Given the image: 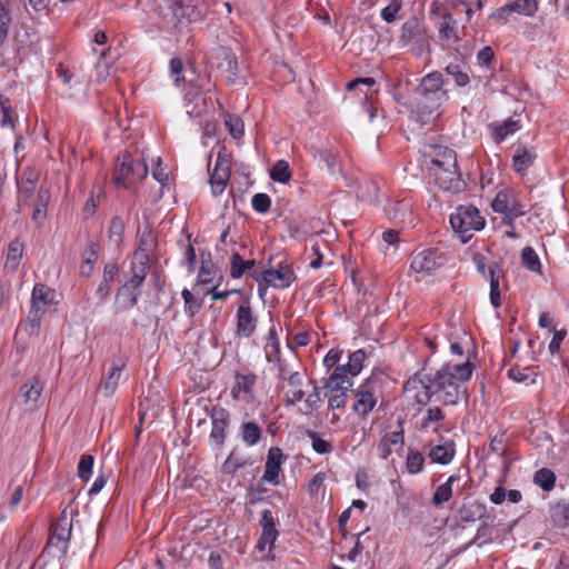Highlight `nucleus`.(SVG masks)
<instances>
[{
  "label": "nucleus",
  "mask_w": 569,
  "mask_h": 569,
  "mask_svg": "<svg viewBox=\"0 0 569 569\" xmlns=\"http://www.w3.org/2000/svg\"><path fill=\"white\" fill-rule=\"evenodd\" d=\"M141 295V290H133L126 284L118 289L117 298L120 300L121 308L128 310L133 308Z\"/></svg>",
  "instance_id": "47"
},
{
  "label": "nucleus",
  "mask_w": 569,
  "mask_h": 569,
  "mask_svg": "<svg viewBox=\"0 0 569 569\" xmlns=\"http://www.w3.org/2000/svg\"><path fill=\"white\" fill-rule=\"evenodd\" d=\"M399 429L396 431L387 432L378 443V455L381 459H387L393 451V448H402L405 445V432L402 421L399 422Z\"/></svg>",
  "instance_id": "21"
},
{
  "label": "nucleus",
  "mask_w": 569,
  "mask_h": 569,
  "mask_svg": "<svg viewBox=\"0 0 569 569\" xmlns=\"http://www.w3.org/2000/svg\"><path fill=\"white\" fill-rule=\"evenodd\" d=\"M231 174V153L222 147L217 156L213 170L210 172L212 193L218 196L223 192Z\"/></svg>",
  "instance_id": "8"
},
{
  "label": "nucleus",
  "mask_w": 569,
  "mask_h": 569,
  "mask_svg": "<svg viewBox=\"0 0 569 569\" xmlns=\"http://www.w3.org/2000/svg\"><path fill=\"white\" fill-rule=\"evenodd\" d=\"M443 76L439 71H433L425 76L418 88V92H447L443 88Z\"/></svg>",
  "instance_id": "34"
},
{
  "label": "nucleus",
  "mask_w": 569,
  "mask_h": 569,
  "mask_svg": "<svg viewBox=\"0 0 569 569\" xmlns=\"http://www.w3.org/2000/svg\"><path fill=\"white\" fill-rule=\"evenodd\" d=\"M429 448L428 457L430 458L431 462L440 465L450 463L456 453L455 443L452 441L435 446L429 443Z\"/></svg>",
  "instance_id": "29"
},
{
  "label": "nucleus",
  "mask_w": 569,
  "mask_h": 569,
  "mask_svg": "<svg viewBox=\"0 0 569 569\" xmlns=\"http://www.w3.org/2000/svg\"><path fill=\"white\" fill-rule=\"evenodd\" d=\"M425 465L423 455L412 448H409L407 460H406V469L410 475H417L422 471Z\"/></svg>",
  "instance_id": "50"
},
{
  "label": "nucleus",
  "mask_w": 569,
  "mask_h": 569,
  "mask_svg": "<svg viewBox=\"0 0 569 569\" xmlns=\"http://www.w3.org/2000/svg\"><path fill=\"white\" fill-rule=\"evenodd\" d=\"M445 70L448 76L453 78L456 84L459 87H466L470 82L467 66L463 61L449 63Z\"/></svg>",
  "instance_id": "40"
},
{
  "label": "nucleus",
  "mask_w": 569,
  "mask_h": 569,
  "mask_svg": "<svg viewBox=\"0 0 569 569\" xmlns=\"http://www.w3.org/2000/svg\"><path fill=\"white\" fill-rule=\"evenodd\" d=\"M169 68H170V74H171V77L174 78V83L177 86H180L181 82L189 83V84L193 83V78L188 79L184 76V72H188V71H191L192 74L196 73V68H194L193 63H189L188 68L186 69L182 59L179 57H174L170 60Z\"/></svg>",
  "instance_id": "30"
},
{
  "label": "nucleus",
  "mask_w": 569,
  "mask_h": 569,
  "mask_svg": "<svg viewBox=\"0 0 569 569\" xmlns=\"http://www.w3.org/2000/svg\"><path fill=\"white\" fill-rule=\"evenodd\" d=\"M510 2L517 13L530 16L537 9L536 0H510Z\"/></svg>",
  "instance_id": "63"
},
{
  "label": "nucleus",
  "mask_w": 569,
  "mask_h": 569,
  "mask_svg": "<svg viewBox=\"0 0 569 569\" xmlns=\"http://www.w3.org/2000/svg\"><path fill=\"white\" fill-rule=\"evenodd\" d=\"M262 430L258 423L253 421L243 422L241 425L242 440L248 446H254L261 439Z\"/></svg>",
  "instance_id": "48"
},
{
  "label": "nucleus",
  "mask_w": 569,
  "mask_h": 569,
  "mask_svg": "<svg viewBox=\"0 0 569 569\" xmlns=\"http://www.w3.org/2000/svg\"><path fill=\"white\" fill-rule=\"evenodd\" d=\"M418 114L422 123H428L440 116V107L448 100L447 92H418Z\"/></svg>",
  "instance_id": "10"
},
{
  "label": "nucleus",
  "mask_w": 569,
  "mask_h": 569,
  "mask_svg": "<svg viewBox=\"0 0 569 569\" xmlns=\"http://www.w3.org/2000/svg\"><path fill=\"white\" fill-rule=\"evenodd\" d=\"M465 26H459L458 21L451 13L445 12L439 23V42L445 49H453L459 56H463L460 51V42L466 36Z\"/></svg>",
  "instance_id": "5"
},
{
  "label": "nucleus",
  "mask_w": 569,
  "mask_h": 569,
  "mask_svg": "<svg viewBox=\"0 0 569 569\" xmlns=\"http://www.w3.org/2000/svg\"><path fill=\"white\" fill-rule=\"evenodd\" d=\"M217 59H219L218 69L226 74L230 83H234L239 71L236 54L231 49L222 47L217 53Z\"/></svg>",
  "instance_id": "22"
},
{
  "label": "nucleus",
  "mask_w": 569,
  "mask_h": 569,
  "mask_svg": "<svg viewBox=\"0 0 569 569\" xmlns=\"http://www.w3.org/2000/svg\"><path fill=\"white\" fill-rule=\"evenodd\" d=\"M450 223L456 232L465 234L468 231H479L485 227V218L472 204L459 206L450 216Z\"/></svg>",
  "instance_id": "4"
},
{
  "label": "nucleus",
  "mask_w": 569,
  "mask_h": 569,
  "mask_svg": "<svg viewBox=\"0 0 569 569\" xmlns=\"http://www.w3.org/2000/svg\"><path fill=\"white\" fill-rule=\"evenodd\" d=\"M489 281H490V301L495 308H499L501 306L500 298V289L499 281L502 277V270L500 269L498 263H493L489 266Z\"/></svg>",
  "instance_id": "33"
},
{
  "label": "nucleus",
  "mask_w": 569,
  "mask_h": 569,
  "mask_svg": "<svg viewBox=\"0 0 569 569\" xmlns=\"http://www.w3.org/2000/svg\"><path fill=\"white\" fill-rule=\"evenodd\" d=\"M279 378L287 381L290 387V390L286 393V406H293L303 399L305 391L300 388L302 385V376L298 371L284 377V365L279 363Z\"/></svg>",
  "instance_id": "17"
},
{
  "label": "nucleus",
  "mask_w": 569,
  "mask_h": 569,
  "mask_svg": "<svg viewBox=\"0 0 569 569\" xmlns=\"http://www.w3.org/2000/svg\"><path fill=\"white\" fill-rule=\"evenodd\" d=\"M286 456L279 447H271L267 455L266 469L262 476V481L279 485V475L281 472V465Z\"/></svg>",
  "instance_id": "15"
},
{
  "label": "nucleus",
  "mask_w": 569,
  "mask_h": 569,
  "mask_svg": "<svg viewBox=\"0 0 569 569\" xmlns=\"http://www.w3.org/2000/svg\"><path fill=\"white\" fill-rule=\"evenodd\" d=\"M210 417L212 419L210 438L218 446H222L226 439V428L229 423V412L224 408L213 407Z\"/></svg>",
  "instance_id": "20"
},
{
  "label": "nucleus",
  "mask_w": 569,
  "mask_h": 569,
  "mask_svg": "<svg viewBox=\"0 0 569 569\" xmlns=\"http://www.w3.org/2000/svg\"><path fill=\"white\" fill-rule=\"evenodd\" d=\"M224 124L234 139L243 136V121L238 116L228 113L224 118Z\"/></svg>",
  "instance_id": "58"
},
{
  "label": "nucleus",
  "mask_w": 569,
  "mask_h": 569,
  "mask_svg": "<svg viewBox=\"0 0 569 569\" xmlns=\"http://www.w3.org/2000/svg\"><path fill=\"white\" fill-rule=\"evenodd\" d=\"M365 359L366 352L362 349H359L349 355V361L347 365L338 367L345 368V373L351 378L360 373Z\"/></svg>",
  "instance_id": "45"
},
{
  "label": "nucleus",
  "mask_w": 569,
  "mask_h": 569,
  "mask_svg": "<svg viewBox=\"0 0 569 569\" xmlns=\"http://www.w3.org/2000/svg\"><path fill=\"white\" fill-rule=\"evenodd\" d=\"M352 387L351 378L345 373V368L336 367L331 376L328 378L325 388L326 393L349 391Z\"/></svg>",
  "instance_id": "27"
},
{
  "label": "nucleus",
  "mask_w": 569,
  "mask_h": 569,
  "mask_svg": "<svg viewBox=\"0 0 569 569\" xmlns=\"http://www.w3.org/2000/svg\"><path fill=\"white\" fill-rule=\"evenodd\" d=\"M513 12H516L515 8L509 0L506 4L493 11L490 14L489 20L497 26H502L509 21V16Z\"/></svg>",
  "instance_id": "56"
},
{
  "label": "nucleus",
  "mask_w": 569,
  "mask_h": 569,
  "mask_svg": "<svg viewBox=\"0 0 569 569\" xmlns=\"http://www.w3.org/2000/svg\"><path fill=\"white\" fill-rule=\"evenodd\" d=\"M43 390L42 382L37 378L33 377L30 381L26 382L21 387V395L24 398V402H37L38 399L41 396V392Z\"/></svg>",
  "instance_id": "43"
},
{
  "label": "nucleus",
  "mask_w": 569,
  "mask_h": 569,
  "mask_svg": "<svg viewBox=\"0 0 569 569\" xmlns=\"http://www.w3.org/2000/svg\"><path fill=\"white\" fill-rule=\"evenodd\" d=\"M248 460L240 457L234 450L230 452L227 460L222 465L224 473L233 476L240 468L246 466Z\"/></svg>",
  "instance_id": "54"
},
{
  "label": "nucleus",
  "mask_w": 569,
  "mask_h": 569,
  "mask_svg": "<svg viewBox=\"0 0 569 569\" xmlns=\"http://www.w3.org/2000/svg\"><path fill=\"white\" fill-rule=\"evenodd\" d=\"M127 366V358L122 355L114 356L111 361V367L108 370L107 375L103 376L99 389L104 393L106 397H109L114 393L118 388L119 380L121 377L122 370Z\"/></svg>",
  "instance_id": "13"
},
{
  "label": "nucleus",
  "mask_w": 569,
  "mask_h": 569,
  "mask_svg": "<svg viewBox=\"0 0 569 569\" xmlns=\"http://www.w3.org/2000/svg\"><path fill=\"white\" fill-rule=\"evenodd\" d=\"M147 174L144 159H133L131 153L123 151L117 158L112 180L117 186L128 189L132 182L144 179Z\"/></svg>",
  "instance_id": "1"
},
{
  "label": "nucleus",
  "mask_w": 569,
  "mask_h": 569,
  "mask_svg": "<svg viewBox=\"0 0 569 569\" xmlns=\"http://www.w3.org/2000/svg\"><path fill=\"white\" fill-rule=\"evenodd\" d=\"M270 177L273 181L287 183L291 178L288 162L284 160L277 161L270 170Z\"/></svg>",
  "instance_id": "53"
},
{
  "label": "nucleus",
  "mask_w": 569,
  "mask_h": 569,
  "mask_svg": "<svg viewBox=\"0 0 569 569\" xmlns=\"http://www.w3.org/2000/svg\"><path fill=\"white\" fill-rule=\"evenodd\" d=\"M54 291L43 283H36L32 290L31 303L46 309L53 301Z\"/></svg>",
  "instance_id": "39"
},
{
  "label": "nucleus",
  "mask_w": 569,
  "mask_h": 569,
  "mask_svg": "<svg viewBox=\"0 0 569 569\" xmlns=\"http://www.w3.org/2000/svg\"><path fill=\"white\" fill-rule=\"evenodd\" d=\"M533 480L545 491H549L555 487L556 476L550 469L541 468L536 471Z\"/></svg>",
  "instance_id": "52"
},
{
  "label": "nucleus",
  "mask_w": 569,
  "mask_h": 569,
  "mask_svg": "<svg viewBox=\"0 0 569 569\" xmlns=\"http://www.w3.org/2000/svg\"><path fill=\"white\" fill-rule=\"evenodd\" d=\"M429 172L433 177L435 182L445 191L459 193L465 190L466 182L458 169V162L453 167L436 166L429 167Z\"/></svg>",
  "instance_id": "6"
},
{
  "label": "nucleus",
  "mask_w": 569,
  "mask_h": 569,
  "mask_svg": "<svg viewBox=\"0 0 569 569\" xmlns=\"http://www.w3.org/2000/svg\"><path fill=\"white\" fill-rule=\"evenodd\" d=\"M124 232V222L120 216L112 217L108 230L109 240L114 244L119 246L122 242Z\"/></svg>",
  "instance_id": "51"
},
{
  "label": "nucleus",
  "mask_w": 569,
  "mask_h": 569,
  "mask_svg": "<svg viewBox=\"0 0 569 569\" xmlns=\"http://www.w3.org/2000/svg\"><path fill=\"white\" fill-rule=\"evenodd\" d=\"M236 383L231 389V395L236 400L251 401L253 398L252 388L257 382V375L236 372Z\"/></svg>",
  "instance_id": "18"
},
{
  "label": "nucleus",
  "mask_w": 569,
  "mask_h": 569,
  "mask_svg": "<svg viewBox=\"0 0 569 569\" xmlns=\"http://www.w3.org/2000/svg\"><path fill=\"white\" fill-rule=\"evenodd\" d=\"M440 266L437 251L433 249L422 250L413 254L411 260V269L416 272L431 271Z\"/></svg>",
  "instance_id": "25"
},
{
  "label": "nucleus",
  "mask_w": 569,
  "mask_h": 569,
  "mask_svg": "<svg viewBox=\"0 0 569 569\" xmlns=\"http://www.w3.org/2000/svg\"><path fill=\"white\" fill-rule=\"evenodd\" d=\"M356 401L352 409L360 416L366 417L376 406L375 381L367 379L359 386L355 393Z\"/></svg>",
  "instance_id": "12"
},
{
  "label": "nucleus",
  "mask_w": 569,
  "mask_h": 569,
  "mask_svg": "<svg viewBox=\"0 0 569 569\" xmlns=\"http://www.w3.org/2000/svg\"><path fill=\"white\" fill-rule=\"evenodd\" d=\"M458 513L462 521L471 522L483 519L487 513V507L478 500L466 499Z\"/></svg>",
  "instance_id": "28"
},
{
  "label": "nucleus",
  "mask_w": 569,
  "mask_h": 569,
  "mask_svg": "<svg viewBox=\"0 0 569 569\" xmlns=\"http://www.w3.org/2000/svg\"><path fill=\"white\" fill-rule=\"evenodd\" d=\"M259 523L262 528V533L258 540L257 548L260 551H264L267 548L271 549L279 536L276 528V519L273 518L271 510L266 509L261 512Z\"/></svg>",
  "instance_id": "14"
},
{
  "label": "nucleus",
  "mask_w": 569,
  "mask_h": 569,
  "mask_svg": "<svg viewBox=\"0 0 569 569\" xmlns=\"http://www.w3.org/2000/svg\"><path fill=\"white\" fill-rule=\"evenodd\" d=\"M254 264H256L254 259L243 260L242 257L238 252H234L231 256L230 274L234 279L241 278L243 276V273L247 270L252 269L254 267Z\"/></svg>",
  "instance_id": "44"
},
{
  "label": "nucleus",
  "mask_w": 569,
  "mask_h": 569,
  "mask_svg": "<svg viewBox=\"0 0 569 569\" xmlns=\"http://www.w3.org/2000/svg\"><path fill=\"white\" fill-rule=\"evenodd\" d=\"M459 480V475H451L445 483L440 485L432 496V505L441 506L449 501L452 496V486Z\"/></svg>",
  "instance_id": "36"
},
{
  "label": "nucleus",
  "mask_w": 569,
  "mask_h": 569,
  "mask_svg": "<svg viewBox=\"0 0 569 569\" xmlns=\"http://www.w3.org/2000/svg\"><path fill=\"white\" fill-rule=\"evenodd\" d=\"M457 162L456 152L448 147H436L429 167L447 166L453 167Z\"/></svg>",
  "instance_id": "38"
},
{
  "label": "nucleus",
  "mask_w": 569,
  "mask_h": 569,
  "mask_svg": "<svg viewBox=\"0 0 569 569\" xmlns=\"http://www.w3.org/2000/svg\"><path fill=\"white\" fill-rule=\"evenodd\" d=\"M181 296L184 301V312L193 317L202 307V300L194 298L190 290L183 289Z\"/></svg>",
  "instance_id": "57"
},
{
  "label": "nucleus",
  "mask_w": 569,
  "mask_h": 569,
  "mask_svg": "<svg viewBox=\"0 0 569 569\" xmlns=\"http://www.w3.org/2000/svg\"><path fill=\"white\" fill-rule=\"evenodd\" d=\"M156 10L159 17L168 26H177L174 10H182V16L187 14L191 18H201V13L196 6L191 3H183L181 0H156Z\"/></svg>",
  "instance_id": "9"
},
{
  "label": "nucleus",
  "mask_w": 569,
  "mask_h": 569,
  "mask_svg": "<svg viewBox=\"0 0 569 569\" xmlns=\"http://www.w3.org/2000/svg\"><path fill=\"white\" fill-rule=\"evenodd\" d=\"M403 391L419 406H427L433 396L428 375H421V372H416L405 382Z\"/></svg>",
  "instance_id": "11"
},
{
  "label": "nucleus",
  "mask_w": 569,
  "mask_h": 569,
  "mask_svg": "<svg viewBox=\"0 0 569 569\" xmlns=\"http://www.w3.org/2000/svg\"><path fill=\"white\" fill-rule=\"evenodd\" d=\"M296 279L297 276L292 266L286 261H281L276 268H269L262 272V281L264 287L259 284V293L262 296L267 289V286L286 289L290 287L291 283L296 281Z\"/></svg>",
  "instance_id": "7"
},
{
  "label": "nucleus",
  "mask_w": 569,
  "mask_h": 569,
  "mask_svg": "<svg viewBox=\"0 0 569 569\" xmlns=\"http://www.w3.org/2000/svg\"><path fill=\"white\" fill-rule=\"evenodd\" d=\"M51 201V190L47 184H41L37 192V199L33 204L31 219L33 223L41 228L48 216V206Z\"/></svg>",
  "instance_id": "19"
},
{
  "label": "nucleus",
  "mask_w": 569,
  "mask_h": 569,
  "mask_svg": "<svg viewBox=\"0 0 569 569\" xmlns=\"http://www.w3.org/2000/svg\"><path fill=\"white\" fill-rule=\"evenodd\" d=\"M510 2L517 13L530 16L537 9L536 0H510Z\"/></svg>",
  "instance_id": "64"
},
{
  "label": "nucleus",
  "mask_w": 569,
  "mask_h": 569,
  "mask_svg": "<svg viewBox=\"0 0 569 569\" xmlns=\"http://www.w3.org/2000/svg\"><path fill=\"white\" fill-rule=\"evenodd\" d=\"M491 207L493 211L505 214L502 222L508 226H512V221L516 218L527 212L526 206L519 200L518 192L512 188L498 191L491 202Z\"/></svg>",
  "instance_id": "3"
},
{
  "label": "nucleus",
  "mask_w": 569,
  "mask_h": 569,
  "mask_svg": "<svg viewBox=\"0 0 569 569\" xmlns=\"http://www.w3.org/2000/svg\"><path fill=\"white\" fill-rule=\"evenodd\" d=\"M24 244L19 239H13L8 246L4 268L10 272H16L23 256Z\"/></svg>",
  "instance_id": "31"
},
{
  "label": "nucleus",
  "mask_w": 569,
  "mask_h": 569,
  "mask_svg": "<svg viewBox=\"0 0 569 569\" xmlns=\"http://www.w3.org/2000/svg\"><path fill=\"white\" fill-rule=\"evenodd\" d=\"M428 381L432 386L433 395H439V400L445 405H456L459 401L460 385L450 365L441 367L433 377L428 375Z\"/></svg>",
  "instance_id": "2"
},
{
  "label": "nucleus",
  "mask_w": 569,
  "mask_h": 569,
  "mask_svg": "<svg viewBox=\"0 0 569 569\" xmlns=\"http://www.w3.org/2000/svg\"><path fill=\"white\" fill-rule=\"evenodd\" d=\"M521 262L530 271L539 272L541 264L536 251L531 247H525L521 251Z\"/></svg>",
  "instance_id": "55"
},
{
  "label": "nucleus",
  "mask_w": 569,
  "mask_h": 569,
  "mask_svg": "<svg viewBox=\"0 0 569 569\" xmlns=\"http://www.w3.org/2000/svg\"><path fill=\"white\" fill-rule=\"evenodd\" d=\"M0 112H1V120L0 123L2 127L10 126L11 128L14 127L13 120L11 118V104L9 98L4 97L3 94H0Z\"/></svg>",
  "instance_id": "61"
},
{
  "label": "nucleus",
  "mask_w": 569,
  "mask_h": 569,
  "mask_svg": "<svg viewBox=\"0 0 569 569\" xmlns=\"http://www.w3.org/2000/svg\"><path fill=\"white\" fill-rule=\"evenodd\" d=\"M158 240L153 232L149 229L142 231L139 238V244L136 249L133 256L134 259H149L150 260V251H152L157 247Z\"/></svg>",
  "instance_id": "32"
},
{
  "label": "nucleus",
  "mask_w": 569,
  "mask_h": 569,
  "mask_svg": "<svg viewBox=\"0 0 569 569\" xmlns=\"http://www.w3.org/2000/svg\"><path fill=\"white\" fill-rule=\"evenodd\" d=\"M537 159V152L533 147H527L525 144H518L516 153L513 154L512 168L518 173H525Z\"/></svg>",
  "instance_id": "26"
},
{
  "label": "nucleus",
  "mask_w": 569,
  "mask_h": 569,
  "mask_svg": "<svg viewBox=\"0 0 569 569\" xmlns=\"http://www.w3.org/2000/svg\"><path fill=\"white\" fill-rule=\"evenodd\" d=\"M252 208L259 213H266L271 207V199L267 193H256L251 200Z\"/></svg>",
  "instance_id": "62"
},
{
  "label": "nucleus",
  "mask_w": 569,
  "mask_h": 569,
  "mask_svg": "<svg viewBox=\"0 0 569 569\" xmlns=\"http://www.w3.org/2000/svg\"><path fill=\"white\" fill-rule=\"evenodd\" d=\"M99 244L91 241L82 253V261L80 264V273L89 277L94 268V263L98 259Z\"/></svg>",
  "instance_id": "35"
},
{
  "label": "nucleus",
  "mask_w": 569,
  "mask_h": 569,
  "mask_svg": "<svg viewBox=\"0 0 569 569\" xmlns=\"http://www.w3.org/2000/svg\"><path fill=\"white\" fill-rule=\"evenodd\" d=\"M93 456L89 453H84L80 457V461L78 465V476L81 480L88 481L92 473L93 468Z\"/></svg>",
  "instance_id": "59"
},
{
  "label": "nucleus",
  "mask_w": 569,
  "mask_h": 569,
  "mask_svg": "<svg viewBox=\"0 0 569 569\" xmlns=\"http://www.w3.org/2000/svg\"><path fill=\"white\" fill-rule=\"evenodd\" d=\"M445 419V412L439 407H432L427 410V416L421 421V429L439 431L440 422Z\"/></svg>",
  "instance_id": "46"
},
{
  "label": "nucleus",
  "mask_w": 569,
  "mask_h": 569,
  "mask_svg": "<svg viewBox=\"0 0 569 569\" xmlns=\"http://www.w3.org/2000/svg\"><path fill=\"white\" fill-rule=\"evenodd\" d=\"M307 436L311 439L312 449L317 453L325 455V453H330L333 450L332 445L329 441L320 438L316 431L308 430Z\"/></svg>",
  "instance_id": "60"
},
{
  "label": "nucleus",
  "mask_w": 569,
  "mask_h": 569,
  "mask_svg": "<svg viewBox=\"0 0 569 569\" xmlns=\"http://www.w3.org/2000/svg\"><path fill=\"white\" fill-rule=\"evenodd\" d=\"M550 516L553 523L560 528L569 523V501H558L550 509Z\"/></svg>",
  "instance_id": "42"
},
{
  "label": "nucleus",
  "mask_w": 569,
  "mask_h": 569,
  "mask_svg": "<svg viewBox=\"0 0 569 569\" xmlns=\"http://www.w3.org/2000/svg\"><path fill=\"white\" fill-rule=\"evenodd\" d=\"M72 531V520L70 519L67 510L64 509L57 521L51 526V536L49 539V545H53V540L57 539L58 542H61L62 546L60 550L66 553L67 551V542L71 537Z\"/></svg>",
  "instance_id": "16"
},
{
  "label": "nucleus",
  "mask_w": 569,
  "mask_h": 569,
  "mask_svg": "<svg viewBox=\"0 0 569 569\" xmlns=\"http://www.w3.org/2000/svg\"><path fill=\"white\" fill-rule=\"evenodd\" d=\"M493 139L497 143L502 142L508 136L515 133L520 129L518 120L508 119L502 123L491 124Z\"/></svg>",
  "instance_id": "37"
},
{
  "label": "nucleus",
  "mask_w": 569,
  "mask_h": 569,
  "mask_svg": "<svg viewBox=\"0 0 569 569\" xmlns=\"http://www.w3.org/2000/svg\"><path fill=\"white\" fill-rule=\"evenodd\" d=\"M401 39L406 43L423 42L421 27L419 26V23L416 20L408 21L403 24Z\"/></svg>",
  "instance_id": "49"
},
{
  "label": "nucleus",
  "mask_w": 569,
  "mask_h": 569,
  "mask_svg": "<svg viewBox=\"0 0 569 569\" xmlns=\"http://www.w3.org/2000/svg\"><path fill=\"white\" fill-rule=\"evenodd\" d=\"M46 313V309L41 306H34L31 303V309L27 317V328L26 330L30 336H37L40 331L41 320L43 315Z\"/></svg>",
  "instance_id": "41"
},
{
  "label": "nucleus",
  "mask_w": 569,
  "mask_h": 569,
  "mask_svg": "<svg viewBox=\"0 0 569 569\" xmlns=\"http://www.w3.org/2000/svg\"><path fill=\"white\" fill-rule=\"evenodd\" d=\"M256 322L249 301H243L237 311L238 335L249 338L256 330Z\"/></svg>",
  "instance_id": "23"
},
{
  "label": "nucleus",
  "mask_w": 569,
  "mask_h": 569,
  "mask_svg": "<svg viewBox=\"0 0 569 569\" xmlns=\"http://www.w3.org/2000/svg\"><path fill=\"white\" fill-rule=\"evenodd\" d=\"M39 180V172L33 168H26L18 180L19 193L23 198L24 204L31 206L30 199L33 197L36 186Z\"/></svg>",
  "instance_id": "24"
}]
</instances>
